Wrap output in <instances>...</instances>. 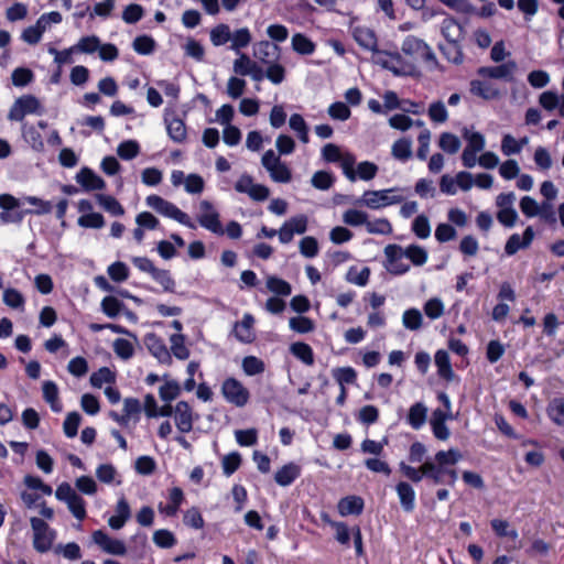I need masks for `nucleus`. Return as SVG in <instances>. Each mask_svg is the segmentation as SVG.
Here are the masks:
<instances>
[{
  "instance_id": "nucleus-1",
  "label": "nucleus",
  "mask_w": 564,
  "mask_h": 564,
  "mask_svg": "<svg viewBox=\"0 0 564 564\" xmlns=\"http://www.w3.org/2000/svg\"><path fill=\"white\" fill-rule=\"evenodd\" d=\"M462 459L458 449L440 451L434 459H426L423 463L424 477L431 479L434 484H447L454 486L457 480V473L451 468Z\"/></svg>"
},
{
  "instance_id": "nucleus-2",
  "label": "nucleus",
  "mask_w": 564,
  "mask_h": 564,
  "mask_svg": "<svg viewBox=\"0 0 564 564\" xmlns=\"http://www.w3.org/2000/svg\"><path fill=\"white\" fill-rule=\"evenodd\" d=\"M398 188H387L379 191H366L360 198L354 202L355 205L368 207L370 209H381L391 205L399 204L403 196L397 194Z\"/></svg>"
},
{
  "instance_id": "nucleus-3",
  "label": "nucleus",
  "mask_w": 564,
  "mask_h": 564,
  "mask_svg": "<svg viewBox=\"0 0 564 564\" xmlns=\"http://www.w3.org/2000/svg\"><path fill=\"white\" fill-rule=\"evenodd\" d=\"M145 203L160 215L174 219L175 221L191 229L196 228V225L192 221L191 217L186 213L182 212L176 205L162 198L161 196L155 194L149 195L145 199Z\"/></svg>"
},
{
  "instance_id": "nucleus-4",
  "label": "nucleus",
  "mask_w": 564,
  "mask_h": 564,
  "mask_svg": "<svg viewBox=\"0 0 564 564\" xmlns=\"http://www.w3.org/2000/svg\"><path fill=\"white\" fill-rule=\"evenodd\" d=\"M30 524L33 532L32 545L39 553H46L53 549L57 533L42 518H30Z\"/></svg>"
},
{
  "instance_id": "nucleus-5",
  "label": "nucleus",
  "mask_w": 564,
  "mask_h": 564,
  "mask_svg": "<svg viewBox=\"0 0 564 564\" xmlns=\"http://www.w3.org/2000/svg\"><path fill=\"white\" fill-rule=\"evenodd\" d=\"M372 61L382 68L390 70L395 76H410L414 74V66L405 62L398 52L391 53L378 50L372 55Z\"/></svg>"
},
{
  "instance_id": "nucleus-6",
  "label": "nucleus",
  "mask_w": 564,
  "mask_h": 564,
  "mask_svg": "<svg viewBox=\"0 0 564 564\" xmlns=\"http://www.w3.org/2000/svg\"><path fill=\"white\" fill-rule=\"evenodd\" d=\"M261 164L267 170L273 182L289 183L292 180L291 169L273 150L270 149L263 153Z\"/></svg>"
},
{
  "instance_id": "nucleus-7",
  "label": "nucleus",
  "mask_w": 564,
  "mask_h": 564,
  "mask_svg": "<svg viewBox=\"0 0 564 564\" xmlns=\"http://www.w3.org/2000/svg\"><path fill=\"white\" fill-rule=\"evenodd\" d=\"M463 138L467 144L462 153V162L465 167L473 169L477 164V154L486 147V139L480 132L467 128L463 130Z\"/></svg>"
},
{
  "instance_id": "nucleus-8",
  "label": "nucleus",
  "mask_w": 564,
  "mask_h": 564,
  "mask_svg": "<svg viewBox=\"0 0 564 564\" xmlns=\"http://www.w3.org/2000/svg\"><path fill=\"white\" fill-rule=\"evenodd\" d=\"M469 93L485 101L498 100L503 96L502 89L490 77L477 73L469 82Z\"/></svg>"
},
{
  "instance_id": "nucleus-9",
  "label": "nucleus",
  "mask_w": 564,
  "mask_h": 564,
  "mask_svg": "<svg viewBox=\"0 0 564 564\" xmlns=\"http://www.w3.org/2000/svg\"><path fill=\"white\" fill-rule=\"evenodd\" d=\"M322 156L327 162H339L345 176L350 181H356V173L354 170L356 159L351 153H341L338 145L327 143L322 149Z\"/></svg>"
},
{
  "instance_id": "nucleus-10",
  "label": "nucleus",
  "mask_w": 564,
  "mask_h": 564,
  "mask_svg": "<svg viewBox=\"0 0 564 564\" xmlns=\"http://www.w3.org/2000/svg\"><path fill=\"white\" fill-rule=\"evenodd\" d=\"M43 112V106L35 96L23 95L13 102L8 113V119L11 121H22L28 115H42Z\"/></svg>"
},
{
  "instance_id": "nucleus-11",
  "label": "nucleus",
  "mask_w": 564,
  "mask_h": 564,
  "mask_svg": "<svg viewBox=\"0 0 564 564\" xmlns=\"http://www.w3.org/2000/svg\"><path fill=\"white\" fill-rule=\"evenodd\" d=\"M221 394L228 403L237 408H243L250 399L249 390L238 379L232 377L224 380Z\"/></svg>"
},
{
  "instance_id": "nucleus-12",
  "label": "nucleus",
  "mask_w": 564,
  "mask_h": 564,
  "mask_svg": "<svg viewBox=\"0 0 564 564\" xmlns=\"http://www.w3.org/2000/svg\"><path fill=\"white\" fill-rule=\"evenodd\" d=\"M232 70L238 76H249L254 82L264 79V69L258 62L253 61L248 54L239 53L232 63Z\"/></svg>"
},
{
  "instance_id": "nucleus-13",
  "label": "nucleus",
  "mask_w": 564,
  "mask_h": 564,
  "mask_svg": "<svg viewBox=\"0 0 564 564\" xmlns=\"http://www.w3.org/2000/svg\"><path fill=\"white\" fill-rule=\"evenodd\" d=\"M199 212L197 214L198 224L216 235H224V228L219 220V213L215 209L209 200L199 203Z\"/></svg>"
},
{
  "instance_id": "nucleus-14",
  "label": "nucleus",
  "mask_w": 564,
  "mask_h": 564,
  "mask_svg": "<svg viewBox=\"0 0 564 564\" xmlns=\"http://www.w3.org/2000/svg\"><path fill=\"white\" fill-rule=\"evenodd\" d=\"M197 419L198 416L195 415L192 406L186 401H178L174 405L173 420L178 432L189 433Z\"/></svg>"
},
{
  "instance_id": "nucleus-15",
  "label": "nucleus",
  "mask_w": 564,
  "mask_h": 564,
  "mask_svg": "<svg viewBox=\"0 0 564 564\" xmlns=\"http://www.w3.org/2000/svg\"><path fill=\"white\" fill-rule=\"evenodd\" d=\"M307 217L297 215L286 220L279 229V240L281 243H290L294 235H303L307 230Z\"/></svg>"
},
{
  "instance_id": "nucleus-16",
  "label": "nucleus",
  "mask_w": 564,
  "mask_h": 564,
  "mask_svg": "<svg viewBox=\"0 0 564 564\" xmlns=\"http://www.w3.org/2000/svg\"><path fill=\"white\" fill-rule=\"evenodd\" d=\"M387 258L386 269L394 275H401L410 270V265L403 261V248L398 245H388L384 248Z\"/></svg>"
},
{
  "instance_id": "nucleus-17",
  "label": "nucleus",
  "mask_w": 564,
  "mask_h": 564,
  "mask_svg": "<svg viewBox=\"0 0 564 564\" xmlns=\"http://www.w3.org/2000/svg\"><path fill=\"white\" fill-rule=\"evenodd\" d=\"M517 69V63L514 61H508L496 66H481L477 69V74L490 77L492 80L513 82Z\"/></svg>"
},
{
  "instance_id": "nucleus-18",
  "label": "nucleus",
  "mask_w": 564,
  "mask_h": 564,
  "mask_svg": "<svg viewBox=\"0 0 564 564\" xmlns=\"http://www.w3.org/2000/svg\"><path fill=\"white\" fill-rule=\"evenodd\" d=\"M93 541L108 554L124 555L127 552V547L121 540L113 539L101 530L93 533Z\"/></svg>"
},
{
  "instance_id": "nucleus-19",
  "label": "nucleus",
  "mask_w": 564,
  "mask_h": 564,
  "mask_svg": "<svg viewBox=\"0 0 564 564\" xmlns=\"http://www.w3.org/2000/svg\"><path fill=\"white\" fill-rule=\"evenodd\" d=\"M144 344L147 348L149 349L150 354L155 357L159 362L163 365H171L172 364V357L169 348L166 347L165 343L162 338H160L155 334H148L144 337Z\"/></svg>"
},
{
  "instance_id": "nucleus-20",
  "label": "nucleus",
  "mask_w": 564,
  "mask_h": 564,
  "mask_svg": "<svg viewBox=\"0 0 564 564\" xmlns=\"http://www.w3.org/2000/svg\"><path fill=\"white\" fill-rule=\"evenodd\" d=\"M534 239V230L531 226L527 227L523 235L512 234L505 246V252L507 256L516 254L520 249L528 248Z\"/></svg>"
},
{
  "instance_id": "nucleus-21",
  "label": "nucleus",
  "mask_w": 564,
  "mask_h": 564,
  "mask_svg": "<svg viewBox=\"0 0 564 564\" xmlns=\"http://www.w3.org/2000/svg\"><path fill=\"white\" fill-rule=\"evenodd\" d=\"M352 36L355 41L365 50L371 51L373 54L378 51L377 48V36L372 29L358 25L352 29Z\"/></svg>"
},
{
  "instance_id": "nucleus-22",
  "label": "nucleus",
  "mask_w": 564,
  "mask_h": 564,
  "mask_svg": "<svg viewBox=\"0 0 564 564\" xmlns=\"http://www.w3.org/2000/svg\"><path fill=\"white\" fill-rule=\"evenodd\" d=\"M76 182L86 191H98L106 187L105 181L93 170L83 167L76 175Z\"/></svg>"
},
{
  "instance_id": "nucleus-23",
  "label": "nucleus",
  "mask_w": 564,
  "mask_h": 564,
  "mask_svg": "<svg viewBox=\"0 0 564 564\" xmlns=\"http://www.w3.org/2000/svg\"><path fill=\"white\" fill-rule=\"evenodd\" d=\"M364 499L359 496H347L339 500L337 505L338 512L341 517L350 514H360L364 510Z\"/></svg>"
},
{
  "instance_id": "nucleus-24",
  "label": "nucleus",
  "mask_w": 564,
  "mask_h": 564,
  "mask_svg": "<svg viewBox=\"0 0 564 564\" xmlns=\"http://www.w3.org/2000/svg\"><path fill=\"white\" fill-rule=\"evenodd\" d=\"M395 490L402 509L405 512H412L415 508V491L413 487L406 481H400Z\"/></svg>"
},
{
  "instance_id": "nucleus-25",
  "label": "nucleus",
  "mask_w": 564,
  "mask_h": 564,
  "mask_svg": "<svg viewBox=\"0 0 564 564\" xmlns=\"http://www.w3.org/2000/svg\"><path fill=\"white\" fill-rule=\"evenodd\" d=\"M280 48L278 45L270 43L269 41H260L254 50V57L262 64H270L272 61H276L279 57Z\"/></svg>"
},
{
  "instance_id": "nucleus-26",
  "label": "nucleus",
  "mask_w": 564,
  "mask_h": 564,
  "mask_svg": "<svg viewBox=\"0 0 564 564\" xmlns=\"http://www.w3.org/2000/svg\"><path fill=\"white\" fill-rule=\"evenodd\" d=\"M301 475V467L295 463L282 466L274 475V480L282 487L290 486Z\"/></svg>"
},
{
  "instance_id": "nucleus-27",
  "label": "nucleus",
  "mask_w": 564,
  "mask_h": 564,
  "mask_svg": "<svg viewBox=\"0 0 564 564\" xmlns=\"http://www.w3.org/2000/svg\"><path fill=\"white\" fill-rule=\"evenodd\" d=\"M254 318L251 314H245L241 322L236 323L234 333L238 340L242 343H250L253 340L254 335L252 332V325Z\"/></svg>"
},
{
  "instance_id": "nucleus-28",
  "label": "nucleus",
  "mask_w": 564,
  "mask_h": 564,
  "mask_svg": "<svg viewBox=\"0 0 564 564\" xmlns=\"http://www.w3.org/2000/svg\"><path fill=\"white\" fill-rule=\"evenodd\" d=\"M441 33L451 42H460L464 35L462 25L454 18H445L442 21Z\"/></svg>"
},
{
  "instance_id": "nucleus-29",
  "label": "nucleus",
  "mask_w": 564,
  "mask_h": 564,
  "mask_svg": "<svg viewBox=\"0 0 564 564\" xmlns=\"http://www.w3.org/2000/svg\"><path fill=\"white\" fill-rule=\"evenodd\" d=\"M231 35L230 50L236 54L242 53L241 50L246 48L252 41V34L247 26L236 29Z\"/></svg>"
},
{
  "instance_id": "nucleus-30",
  "label": "nucleus",
  "mask_w": 564,
  "mask_h": 564,
  "mask_svg": "<svg viewBox=\"0 0 564 564\" xmlns=\"http://www.w3.org/2000/svg\"><path fill=\"white\" fill-rule=\"evenodd\" d=\"M435 365L437 367V373L443 379L448 381L453 380L454 371L452 369L449 355L446 350L440 349L434 356Z\"/></svg>"
},
{
  "instance_id": "nucleus-31",
  "label": "nucleus",
  "mask_w": 564,
  "mask_h": 564,
  "mask_svg": "<svg viewBox=\"0 0 564 564\" xmlns=\"http://www.w3.org/2000/svg\"><path fill=\"white\" fill-rule=\"evenodd\" d=\"M170 352L178 360H186L189 357V349L185 344L183 334H173L170 336Z\"/></svg>"
},
{
  "instance_id": "nucleus-32",
  "label": "nucleus",
  "mask_w": 564,
  "mask_h": 564,
  "mask_svg": "<svg viewBox=\"0 0 564 564\" xmlns=\"http://www.w3.org/2000/svg\"><path fill=\"white\" fill-rule=\"evenodd\" d=\"M232 31L228 24L219 23L214 26L209 32V39L214 46H223L230 43Z\"/></svg>"
},
{
  "instance_id": "nucleus-33",
  "label": "nucleus",
  "mask_w": 564,
  "mask_h": 564,
  "mask_svg": "<svg viewBox=\"0 0 564 564\" xmlns=\"http://www.w3.org/2000/svg\"><path fill=\"white\" fill-rule=\"evenodd\" d=\"M43 398L50 404L53 412H61L63 406L58 399V388L53 381L43 382Z\"/></svg>"
},
{
  "instance_id": "nucleus-34",
  "label": "nucleus",
  "mask_w": 564,
  "mask_h": 564,
  "mask_svg": "<svg viewBox=\"0 0 564 564\" xmlns=\"http://www.w3.org/2000/svg\"><path fill=\"white\" fill-rule=\"evenodd\" d=\"M546 413L554 424L564 429V397L550 401Z\"/></svg>"
},
{
  "instance_id": "nucleus-35",
  "label": "nucleus",
  "mask_w": 564,
  "mask_h": 564,
  "mask_svg": "<svg viewBox=\"0 0 564 564\" xmlns=\"http://www.w3.org/2000/svg\"><path fill=\"white\" fill-rule=\"evenodd\" d=\"M426 415L427 408L423 403L416 402L409 410L408 422L414 430H419L424 425Z\"/></svg>"
},
{
  "instance_id": "nucleus-36",
  "label": "nucleus",
  "mask_w": 564,
  "mask_h": 564,
  "mask_svg": "<svg viewBox=\"0 0 564 564\" xmlns=\"http://www.w3.org/2000/svg\"><path fill=\"white\" fill-rule=\"evenodd\" d=\"M370 276V269L368 267H350L346 273L347 282L358 285L366 286Z\"/></svg>"
},
{
  "instance_id": "nucleus-37",
  "label": "nucleus",
  "mask_w": 564,
  "mask_h": 564,
  "mask_svg": "<svg viewBox=\"0 0 564 564\" xmlns=\"http://www.w3.org/2000/svg\"><path fill=\"white\" fill-rule=\"evenodd\" d=\"M391 154L401 162L408 161L412 156V141L410 139H399L391 148Z\"/></svg>"
},
{
  "instance_id": "nucleus-38",
  "label": "nucleus",
  "mask_w": 564,
  "mask_h": 564,
  "mask_svg": "<svg viewBox=\"0 0 564 564\" xmlns=\"http://www.w3.org/2000/svg\"><path fill=\"white\" fill-rule=\"evenodd\" d=\"M265 284L267 289L270 292L274 293L275 295L289 296L292 293L291 284L288 281L275 275H268Z\"/></svg>"
},
{
  "instance_id": "nucleus-39",
  "label": "nucleus",
  "mask_w": 564,
  "mask_h": 564,
  "mask_svg": "<svg viewBox=\"0 0 564 564\" xmlns=\"http://www.w3.org/2000/svg\"><path fill=\"white\" fill-rule=\"evenodd\" d=\"M402 325L409 330H419L423 325V315L417 308H408L402 315Z\"/></svg>"
},
{
  "instance_id": "nucleus-40",
  "label": "nucleus",
  "mask_w": 564,
  "mask_h": 564,
  "mask_svg": "<svg viewBox=\"0 0 564 564\" xmlns=\"http://www.w3.org/2000/svg\"><path fill=\"white\" fill-rule=\"evenodd\" d=\"M291 354L307 366L314 364V354L310 345L297 341L290 346Z\"/></svg>"
},
{
  "instance_id": "nucleus-41",
  "label": "nucleus",
  "mask_w": 564,
  "mask_h": 564,
  "mask_svg": "<svg viewBox=\"0 0 564 564\" xmlns=\"http://www.w3.org/2000/svg\"><path fill=\"white\" fill-rule=\"evenodd\" d=\"M96 200L107 213L111 214L112 216H122L124 214V208L122 205L110 195L97 194Z\"/></svg>"
},
{
  "instance_id": "nucleus-42",
  "label": "nucleus",
  "mask_w": 564,
  "mask_h": 564,
  "mask_svg": "<svg viewBox=\"0 0 564 564\" xmlns=\"http://www.w3.org/2000/svg\"><path fill=\"white\" fill-rule=\"evenodd\" d=\"M169 137L176 143H182L186 139V128L180 118H172L166 121Z\"/></svg>"
},
{
  "instance_id": "nucleus-43",
  "label": "nucleus",
  "mask_w": 564,
  "mask_h": 564,
  "mask_svg": "<svg viewBox=\"0 0 564 564\" xmlns=\"http://www.w3.org/2000/svg\"><path fill=\"white\" fill-rule=\"evenodd\" d=\"M426 45L427 44L423 40L413 35H409L402 42L401 50L405 55H410L416 58L420 56L422 50H424Z\"/></svg>"
},
{
  "instance_id": "nucleus-44",
  "label": "nucleus",
  "mask_w": 564,
  "mask_h": 564,
  "mask_svg": "<svg viewBox=\"0 0 564 564\" xmlns=\"http://www.w3.org/2000/svg\"><path fill=\"white\" fill-rule=\"evenodd\" d=\"M291 44L292 48L302 55H311L315 51V44L302 33L294 34Z\"/></svg>"
},
{
  "instance_id": "nucleus-45",
  "label": "nucleus",
  "mask_w": 564,
  "mask_h": 564,
  "mask_svg": "<svg viewBox=\"0 0 564 564\" xmlns=\"http://www.w3.org/2000/svg\"><path fill=\"white\" fill-rule=\"evenodd\" d=\"M403 257L417 267L425 264L429 258L427 251L417 245H411L403 249Z\"/></svg>"
},
{
  "instance_id": "nucleus-46",
  "label": "nucleus",
  "mask_w": 564,
  "mask_h": 564,
  "mask_svg": "<svg viewBox=\"0 0 564 564\" xmlns=\"http://www.w3.org/2000/svg\"><path fill=\"white\" fill-rule=\"evenodd\" d=\"M96 477L99 481L111 485L116 482L117 485L121 484V480L118 479V471L116 467L111 464H101L96 468Z\"/></svg>"
},
{
  "instance_id": "nucleus-47",
  "label": "nucleus",
  "mask_w": 564,
  "mask_h": 564,
  "mask_svg": "<svg viewBox=\"0 0 564 564\" xmlns=\"http://www.w3.org/2000/svg\"><path fill=\"white\" fill-rule=\"evenodd\" d=\"M369 215L361 210L356 208H350L344 212L343 214V221L351 227H358V226H365L367 225Z\"/></svg>"
},
{
  "instance_id": "nucleus-48",
  "label": "nucleus",
  "mask_w": 564,
  "mask_h": 564,
  "mask_svg": "<svg viewBox=\"0 0 564 564\" xmlns=\"http://www.w3.org/2000/svg\"><path fill=\"white\" fill-rule=\"evenodd\" d=\"M366 230L370 235H390L392 234V225L387 218H377L370 220L368 218Z\"/></svg>"
},
{
  "instance_id": "nucleus-49",
  "label": "nucleus",
  "mask_w": 564,
  "mask_h": 564,
  "mask_svg": "<svg viewBox=\"0 0 564 564\" xmlns=\"http://www.w3.org/2000/svg\"><path fill=\"white\" fill-rule=\"evenodd\" d=\"M289 126L294 132H296L299 139L303 143L308 142V140H310L308 139V127H307L304 118L300 113H293L290 117Z\"/></svg>"
},
{
  "instance_id": "nucleus-50",
  "label": "nucleus",
  "mask_w": 564,
  "mask_h": 564,
  "mask_svg": "<svg viewBox=\"0 0 564 564\" xmlns=\"http://www.w3.org/2000/svg\"><path fill=\"white\" fill-rule=\"evenodd\" d=\"M460 140L451 132H443L438 140V147L448 154H455L460 149Z\"/></svg>"
},
{
  "instance_id": "nucleus-51",
  "label": "nucleus",
  "mask_w": 564,
  "mask_h": 564,
  "mask_svg": "<svg viewBox=\"0 0 564 564\" xmlns=\"http://www.w3.org/2000/svg\"><path fill=\"white\" fill-rule=\"evenodd\" d=\"M333 377L340 388L346 384H354L357 380V372L352 367H340L333 370Z\"/></svg>"
},
{
  "instance_id": "nucleus-52",
  "label": "nucleus",
  "mask_w": 564,
  "mask_h": 564,
  "mask_svg": "<svg viewBox=\"0 0 564 564\" xmlns=\"http://www.w3.org/2000/svg\"><path fill=\"white\" fill-rule=\"evenodd\" d=\"M440 50L448 62L454 64H460L463 62V52L459 42L447 41L445 45H440Z\"/></svg>"
},
{
  "instance_id": "nucleus-53",
  "label": "nucleus",
  "mask_w": 564,
  "mask_h": 564,
  "mask_svg": "<svg viewBox=\"0 0 564 564\" xmlns=\"http://www.w3.org/2000/svg\"><path fill=\"white\" fill-rule=\"evenodd\" d=\"M151 278L162 286L164 292L173 293L175 291V281L169 270L156 268Z\"/></svg>"
},
{
  "instance_id": "nucleus-54",
  "label": "nucleus",
  "mask_w": 564,
  "mask_h": 564,
  "mask_svg": "<svg viewBox=\"0 0 564 564\" xmlns=\"http://www.w3.org/2000/svg\"><path fill=\"white\" fill-rule=\"evenodd\" d=\"M423 310L429 318L437 319L443 316L445 312V305L440 297H432L424 303Z\"/></svg>"
},
{
  "instance_id": "nucleus-55",
  "label": "nucleus",
  "mask_w": 564,
  "mask_h": 564,
  "mask_svg": "<svg viewBox=\"0 0 564 564\" xmlns=\"http://www.w3.org/2000/svg\"><path fill=\"white\" fill-rule=\"evenodd\" d=\"M100 40L96 35L83 36L75 44L77 53L93 54L98 51Z\"/></svg>"
},
{
  "instance_id": "nucleus-56",
  "label": "nucleus",
  "mask_w": 564,
  "mask_h": 564,
  "mask_svg": "<svg viewBox=\"0 0 564 564\" xmlns=\"http://www.w3.org/2000/svg\"><path fill=\"white\" fill-rule=\"evenodd\" d=\"M265 65L268 67L264 70V78L269 79L274 85L281 84L285 78V68L275 61Z\"/></svg>"
},
{
  "instance_id": "nucleus-57",
  "label": "nucleus",
  "mask_w": 564,
  "mask_h": 564,
  "mask_svg": "<svg viewBox=\"0 0 564 564\" xmlns=\"http://www.w3.org/2000/svg\"><path fill=\"white\" fill-rule=\"evenodd\" d=\"M116 380L115 373L107 367H102L90 376V383L95 388H101L105 383H112Z\"/></svg>"
},
{
  "instance_id": "nucleus-58",
  "label": "nucleus",
  "mask_w": 564,
  "mask_h": 564,
  "mask_svg": "<svg viewBox=\"0 0 564 564\" xmlns=\"http://www.w3.org/2000/svg\"><path fill=\"white\" fill-rule=\"evenodd\" d=\"M290 328L299 334H307L314 330V322L306 316L292 317L289 321Z\"/></svg>"
},
{
  "instance_id": "nucleus-59",
  "label": "nucleus",
  "mask_w": 564,
  "mask_h": 564,
  "mask_svg": "<svg viewBox=\"0 0 564 564\" xmlns=\"http://www.w3.org/2000/svg\"><path fill=\"white\" fill-rule=\"evenodd\" d=\"M300 252L305 258H315L319 252L317 239L312 236H306L300 240Z\"/></svg>"
},
{
  "instance_id": "nucleus-60",
  "label": "nucleus",
  "mask_w": 564,
  "mask_h": 564,
  "mask_svg": "<svg viewBox=\"0 0 564 564\" xmlns=\"http://www.w3.org/2000/svg\"><path fill=\"white\" fill-rule=\"evenodd\" d=\"M113 351L123 360L130 359L134 354V345L126 338H117L112 345Z\"/></svg>"
},
{
  "instance_id": "nucleus-61",
  "label": "nucleus",
  "mask_w": 564,
  "mask_h": 564,
  "mask_svg": "<svg viewBox=\"0 0 564 564\" xmlns=\"http://www.w3.org/2000/svg\"><path fill=\"white\" fill-rule=\"evenodd\" d=\"M77 224L83 228L100 229L105 226V218L99 213H88L82 215L78 218Z\"/></svg>"
},
{
  "instance_id": "nucleus-62",
  "label": "nucleus",
  "mask_w": 564,
  "mask_h": 564,
  "mask_svg": "<svg viewBox=\"0 0 564 564\" xmlns=\"http://www.w3.org/2000/svg\"><path fill=\"white\" fill-rule=\"evenodd\" d=\"M122 308L123 303L115 296H106L101 301V311L110 318L117 317Z\"/></svg>"
},
{
  "instance_id": "nucleus-63",
  "label": "nucleus",
  "mask_w": 564,
  "mask_h": 564,
  "mask_svg": "<svg viewBox=\"0 0 564 564\" xmlns=\"http://www.w3.org/2000/svg\"><path fill=\"white\" fill-rule=\"evenodd\" d=\"M180 394H181V387L174 380L166 381L159 389V395H160L161 400L164 402H171V401L175 400Z\"/></svg>"
},
{
  "instance_id": "nucleus-64",
  "label": "nucleus",
  "mask_w": 564,
  "mask_h": 564,
  "mask_svg": "<svg viewBox=\"0 0 564 564\" xmlns=\"http://www.w3.org/2000/svg\"><path fill=\"white\" fill-rule=\"evenodd\" d=\"M247 82L241 76H231L227 82V94L232 99H238L245 93Z\"/></svg>"
}]
</instances>
